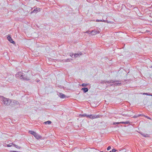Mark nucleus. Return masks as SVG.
I'll list each match as a JSON object with an SVG mask.
<instances>
[{"label":"nucleus","mask_w":152,"mask_h":152,"mask_svg":"<svg viewBox=\"0 0 152 152\" xmlns=\"http://www.w3.org/2000/svg\"><path fill=\"white\" fill-rule=\"evenodd\" d=\"M39 81H40V80H37V82H39Z\"/></svg>","instance_id":"nucleus-34"},{"label":"nucleus","mask_w":152,"mask_h":152,"mask_svg":"<svg viewBox=\"0 0 152 152\" xmlns=\"http://www.w3.org/2000/svg\"><path fill=\"white\" fill-rule=\"evenodd\" d=\"M106 22L107 23H111V22L110 21H107V20H106Z\"/></svg>","instance_id":"nucleus-29"},{"label":"nucleus","mask_w":152,"mask_h":152,"mask_svg":"<svg viewBox=\"0 0 152 152\" xmlns=\"http://www.w3.org/2000/svg\"><path fill=\"white\" fill-rule=\"evenodd\" d=\"M35 137V138H36V139H38L39 138H40L41 137V136H39L37 133L35 132L34 134L33 135Z\"/></svg>","instance_id":"nucleus-9"},{"label":"nucleus","mask_w":152,"mask_h":152,"mask_svg":"<svg viewBox=\"0 0 152 152\" xmlns=\"http://www.w3.org/2000/svg\"><path fill=\"white\" fill-rule=\"evenodd\" d=\"M82 90H83L84 93H86L88 91V89L87 88L84 87L81 89Z\"/></svg>","instance_id":"nucleus-11"},{"label":"nucleus","mask_w":152,"mask_h":152,"mask_svg":"<svg viewBox=\"0 0 152 152\" xmlns=\"http://www.w3.org/2000/svg\"><path fill=\"white\" fill-rule=\"evenodd\" d=\"M15 76L17 78H19L20 79H22L23 76H24V75L22 74V73L21 72H19L15 75Z\"/></svg>","instance_id":"nucleus-4"},{"label":"nucleus","mask_w":152,"mask_h":152,"mask_svg":"<svg viewBox=\"0 0 152 152\" xmlns=\"http://www.w3.org/2000/svg\"><path fill=\"white\" fill-rule=\"evenodd\" d=\"M140 115H139L138 116H137L136 115H134V118H136L138 116H140Z\"/></svg>","instance_id":"nucleus-27"},{"label":"nucleus","mask_w":152,"mask_h":152,"mask_svg":"<svg viewBox=\"0 0 152 152\" xmlns=\"http://www.w3.org/2000/svg\"><path fill=\"white\" fill-rule=\"evenodd\" d=\"M88 85V84L86 83H83L82 85V86L84 87H86Z\"/></svg>","instance_id":"nucleus-22"},{"label":"nucleus","mask_w":152,"mask_h":152,"mask_svg":"<svg viewBox=\"0 0 152 152\" xmlns=\"http://www.w3.org/2000/svg\"><path fill=\"white\" fill-rule=\"evenodd\" d=\"M120 122H114L113 124V125H115V124H121V123H120Z\"/></svg>","instance_id":"nucleus-21"},{"label":"nucleus","mask_w":152,"mask_h":152,"mask_svg":"<svg viewBox=\"0 0 152 152\" xmlns=\"http://www.w3.org/2000/svg\"><path fill=\"white\" fill-rule=\"evenodd\" d=\"M109 152H111V151H110Z\"/></svg>","instance_id":"nucleus-37"},{"label":"nucleus","mask_w":152,"mask_h":152,"mask_svg":"<svg viewBox=\"0 0 152 152\" xmlns=\"http://www.w3.org/2000/svg\"><path fill=\"white\" fill-rule=\"evenodd\" d=\"M150 68H152V66H151L150 67Z\"/></svg>","instance_id":"nucleus-35"},{"label":"nucleus","mask_w":152,"mask_h":152,"mask_svg":"<svg viewBox=\"0 0 152 152\" xmlns=\"http://www.w3.org/2000/svg\"><path fill=\"white\" fill-rule=\"evenodd\" d=\"M51 123V121H45L44 123V124H50Z\"/></svg>","instance_id":"nucleus-15"},{"label":"nucleus","mask_w":152,"mask_h":152,"mask_svg":"<svg viewBox=\"0 0 152 152\" xmlns=\"http://www.w3.org/2000/svg\"><path fill=\"white\" fill-rule=\"evenodd\" d=\"M111 151V152H115L117 151L115 149H113Z\"/></svg>","instance_id":"nucleus-23"},{"label":"nucleus","mask_w":152,"mask_h":152,"mask_svg":"<svg viewBox=\"0 0 152 152\" xmlns=\"http://www.w3.org/2000/svg\"><path fill=\"white\" fill-rule=\"evenodd\" d=\"M70 61V60H69V59H67L66 60V61L67 62V61Z\"/></svg>","instance_id":"nucleus-33"},{"label":"nucleus","mask_w":152,"mask_h":152,"mask_svg":"<svg viewBox=\"0 0 152 152\" xmlns=\"http://www.w3.org/2000/svg\"><path fill=\"white\" fill-rule=\"evenodd\" d=\"M101 115H91L88 116V118L91 119H93L100 118Z\"/></svg>","instance_id":"nucleus-3"},{"label":"nucleus","mask_w":152,"mask_h":152,"mask_svg":"<svg viewBox=\"0 0 152 152\" xmlns=\"http://www.w3.org/2000/svg\"><path fill=\"white\" fill-rule=\"evenodd\" d=\"M82 53H75V54L74 56V57H80V56H81L82 55Z\"/></svg>","instance_id":"nucleus-10"},{"label":"nucleus","mask_w":152,"mask_h":152,"mask_svg":"<svg viewBox=\"0 0 152 152\" xmlns=\"http://www.w3.org/2000/svg\"><path fill=\"white\" fill-rule=\"evenodd\" d=\"M1 99H2L3 103L5 105H10L11 102L10 99L4 98L3 96H1Z\"/></svg>","instance_id":"nucleus-1"},{"label":"nucleus","mask_w":152,"mask_h":152,"mask_svg":"<svg viewBox=\"0 0 152 152\" xmlns=\"http://www.w3.org/2000/svg\"><path fill=\"white\" fill-rule=\"evenodd\" d=\"M102 22H106V20H102Z\"/></svg>","instance_id":"nucleus-30"},{"label":"nucleus","mask_w":152,"mask_h":152,"mask_svg":"<svg viewBox=\"0 0 152 152\" xmlns=\"http://www.w3.org/2000/svg\"><path fill=\"white\" fill-rule=\"evenodd\" d=\"M29 132L31 134L34 135V133H35V132L34 131H29Z\"/></svg>","instance_id":"nucleus-20"},{"label":"nucleus","mask_w":152,"mask_h":152,"mask_svg":"<svg viewBox=\"0 0 152 152\" xmlns=\"http://www.w3.org/2000/svg\"><path fill=\"white\" fill-rule=\"evenodd\" d=\"M143 136L145 137H147L148 136V134H145L144 133H142V132H139Z\"/></svg>","instance_id":"nucleus-16"},{"label":"nucleus","mask_w":152,"mask_h":152,"mask_svg":"<svg viewBox=\"0 0 152 152\" xmlns=\"http://www.w3.org/2000/svg\"><path fill=\"white\" fill-rule=\"evenodd\" d=\"M108 81L107 82V81H102L101 82V83H106V82L108 83Z\"/></svg>","instance_id":"nucleus-24"},{"label":"nucleus","mask_w":152,"mask_h":152,"mask_svg":"<svg viewBox=\"0 0 152 152\" xmlns=\"http://www.w3.org/2000/svg\"><path fill=\"white\" fill-rule=\"evenodd\" d=\"M143 95H148V93H143Z\"/></svg>","instance_id":"nucleus-31"},{"label":"nucleus","mask_w":152,"mask_h":152,"mask_svg":"<svg viewBox=\"0 0 152 152\" xmlns=\"http://www.w3.org/2000/svg\"><path fill=\"white\" fill-rule=\"evenodd\" d=\"M59 96V97L61 98H65L66 97V96L63 94L62 93H59V94H58Z\"/></svg>","instance_id":"nucleus-8"},{"label":"nucleus","mask_w":152,"mask_h":152,"mask_svg":"<svg viewBox=\"0 0 152 152\" xmlns=\"http://www.w3.org/2000/svg\"><path fill=\"white\" fill-rule=\"evenodd\" d=\"M115 83L114 84H113L112 85H114L115 86H120L121 84V83H120L119 81H114L113 80H110L108 82V83Z\"/></svg>","instance_id":"nucleus-2"},{"label":"nucleus","mask_w":152,"mask_h":152,"mask_svg":"<svg viewBox=\"0 0 152 152\" xmlns=\"http://www.w3.org/2000/svg\"><path fill=\"white\" fill-rule=\"evenodd\" d=\"M121 123V124H130V122L129 121H125V122H120Z\"/></svg>","instance_id":"nucleus-14"},{"label":"nucleus","mask_w":152,"mask_h":152,"mask_svg":"<svg viewBox=\"0 0 152 152\" xmlns=\"http://www.w3.org/2000/svg\"><path fill=\"white\" fill-rule=\"evenodd\" d=\"M11 143H10V144H5L4 145V147L7 146V147H11L12 146V144H11Z\"/></svg>","instance_id":"nucleus-17"},{"label":"nucleus","mask_w":152,"mask_h":152,"mask_svg":"<svg viewBox=\"0 0 152 152\" xmlns=\"http://www.w3.org/2000/svg\"><path fill=\"white\" fill-rule=\"evenodd\" d=\"M86 33H88V31H87V32H86Z\"/></svg>","instance_id":"nucleus-36"},{"label":"nucleus","mask_w":152,"mask_h":152,"mask_svg":"<svg viewBox=\"0 0 152 152\" xmlns=\"http://www.w3.org/2000/svg\"><path fill=\"white\" fill-rule=\"evenodd\" d=\"M40 11V9L39 8H36V9H34L33 11L31 12V13L33 12L37 13L38 12H39Z\"/></svg>","instance_id":"nucleus-7"},{"label":"nucleus","mask_w":152,"mask_h":152,"mask_svg":"<svg viewBox=\"0 0 152 152\" xmlns=\"http://www.w3.org/2000/svg\"><path fill=\"white\" fill-rule=\"evenodd\" d=\"M7 39L10 42L14 44L15 43V42L13 40L10 36H8L7 37Z\"/></svg>","instance_id":"nucleus-6"},{"label":"nucleus","mask_w":152,"mask_h":152,"mask_svg":"<svg viewBox=\"0 0 152 152\" xmlns=\"http://www.w3.org/2000/svg\"><path fill=\"white\" fill-rule=\"evenodd\" d=\"M74 54H71H71H70V56L71 57H73V58H74Z\"/></svg>","instance_id":"nucleus-28"},{"label":"nucleus","mask_w":152,"mask_h":152,"mask_svg":"<svg viewBox=\"0 0 152 152\" xmlns=\"http://www.w3.org/2000/svg\"><path fill=\"white\" fill-rule=\"evenodd\" d=\"M80 116L81 117H84V116H86L88 118V115H87L86 114H80Z\"/></svg>","instance_id":"nucleus-18"},{"label":"nucleus","mask_w":152,"mask_h":152,"mask_svg":"<svg viewBox=\"0 0 152 152\" xmlns=\"http://www.w3.org/2000/svg\"><path fill=\"white\" fill-rule=\"evenodd\" d=\"M96 22H102V20L97 19L96 20Z\"/></svg>","instance_id":"nucleus-26"},{"label":"nucleus","mask_w":152,"mask_h":152,"mask_svg":"<svg viewBox=\"0 0 152 152\" xmlns=\"http://www.w3.org/2000/svg\"><path fill=\"white\" fill-rule=\"evenodd\" d=\"M151 96H152V94L151 95Z\"/></svg>","instance_id":"nucleus-39"},{"label":"nucleus","mask_w":152,"mask_h":152,"mask_svg":"<svg viewBox=\"0 0 152 152\" xmlns=\"http://www.w3.org/2000/svg\"><path fill=\"white\" fill-rule=\"evenodd\" d=\"M103 152V151H101V152Z\"/></svg>","instance_id":"nucleus-38"},{"label":"nucleus","mask_w":152,"mask_h":152,"mask_svg":"<svg viewBox=\"0 0 152 152\" xmlns=\"http://www.w3.org/2000/svg\"><path fill=\"white\" fill-rule=\"evenodd\" d=\"M13 103L16 104H18L19 102L17 100H14L13 101Z\"/></svg>","instance_id":"nucleus-19"},{"label":"nucleus","mask_w":152,"mask_h":152,"mask_svg":"<svg viewBox=\"0 0 152 152\" xmlns=\"http://www.w3.org/2000/svg\"><path fill=\"white\" fill-rule=\"evenodd\" d=\"M24 75V76H23V78L22 79H23L24 80H29V79L28 78L27 76H26L25 75Z\"/></svg>","instance_id":"nucleus-13"},{"label":"nucleus","mask_w":152,"mask_h":152,"mask_svg":"<svg viewBox=\"0 0 152 152\" xmlns=\"http://www.w3.org/2000/svg\"><path fill=\"white\" fill-rule=\"evenodd\" d=\"M145 117L147 118L148 119H150V117H148V116H146Z\"/></svg>","instance_id":"nucleus-32"},{"label":"nucleus","mask_w":152,"mask_h":152,"mask_svg":"<svg viewBox=\"0 0 152 152\" xmlns=\"http://www.w3.org/2000/svg\"><path fill=\"white\" fill-rule=\"evenodd\" d=\"M100 32L99 31H97V30H94L90 32V33L92 34L93 35H95L99 33Z\"/></svg>","instance_id":"nucleus-5"},{"label":"nucleus","mask_w":152,"mask_h":152,"mask_svg":"<svg viewBox=\"0 0 152 152\" xmlns=\"http://www.w3.org/2000/svg\"><path fill=\"white\" fill-rule=\"evenodd\" d=\"M11 144H12V145L14 146L16 148H18V149H20L21 148V147L20 146H18L14 144H13V143H11Z\"/></svg>","instance_id":"nucleus-12"},{"label":"nucleus","mask_w":152,"mask_h":152,"mask_svg":"<svg viewBox=\"0 0 152 152\" xmlns=\"http://www.w3.org/2000/svg\"><path fill=\"white\" fill-rule=\"evenodd\" d=\"M111 148L110 146H109L107 149V150H109L111 149Z\"/></svg>","instance_id":"nucleus-25"}]
</instances>
